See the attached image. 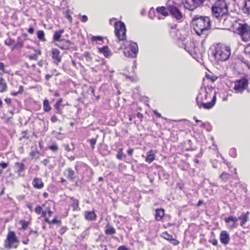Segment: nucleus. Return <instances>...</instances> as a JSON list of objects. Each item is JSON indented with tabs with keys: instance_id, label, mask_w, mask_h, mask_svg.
Returning <instances> with one entry per match:
<instances>
[{
	"instance_id": "f257e3e1",
	"label": "nucleus",
	"mask_w": 250,
	"mask_h": 250,
	"mask_svg": "<svg viewBox=\"0 0 250 250\" xmlns=\"http://www.w3.org/2000/svg\"><path fill=\"white\" fill-rule=\"evenodd\" d=\"M212 16L222 22L224 26L229 27L231 19L228 16V6L224 0H218L211 7Z\"/></svg>"
},
{
	"instance_id": "f03ea898",
	"label": "nucleus",
	"mask_w": 250,
	"mask_h": 250,
	"mask_svg": "<svg viewBox=\"0 0 250 250\" xmlns=\"http://www.w3.org/2000/svg\"><path fill=\"white\" fill-rule=\"evenodd\" d=\"M228 28L233 32L240 35L244 42L250 41V26L241 21H235L229 23Z\"/></svg>"
},
{
	"instance_id": "7ed1b4c3",
	"label": "nucleus",
	"mask_w": 250,
	"mask_h": 250,
	"mask_svg": "<svg viewBox=\"0 0 250 250\" xmlns=\"http://www.w3.org/2000/svg\"><path fill=\"white\" fill-rule=\"evenodd\" d=\"M192 23L194 30L198 35H207L206 32L210 26V21L208 17L194 16L192 19Z\"/></svg>"
},
{
	"instance_id": "20e7f679",
	"label": "nucleus",
	"mask_w": 250,
	"mask_h": 250,
	"mask_svg": "<svg viewBox=\"0 0 250 250\" xmlns=\"http://www.w3.org/2000/svg\"><path fill=\"white\" fill-rule=\"evenodd\" d=\"M199 97L196 98V104L199 108L203 107L205 109H209L212 108L216 102V96L211 92L205 91L204 96L201 97V101H199Z\"/></svg>"
},
{
	"instance_id": "39448f33",
	"label": "nucleus",
	"mask_w": 250,
	"mask_h": 250,
	"mask_svg": "<svg viewBox=\"0 0 250 250\" xmlns=\"http://www.w3.org/2000/svg\"><path fill=\"white\" fill-rule=\"evenodd\" d=\"M121 48L124 49L125 56L132 58L137 56L138 47L137 43L132 41H125L121 45Z\"/></svg>"
},
{
	"instance_id": "423d86ee",
	"label": "nucleus",
	"mask_w": 250,
	"mask_h": 250,
	"mask_svg": "<svg viewBox=\"0 0 250 250\" xmlns=\"http://www.w3.org/2000/svg\"><path fill=\"white\" fill-rule=\"evenodd\" d=\"M230 55V49L229 47L218 46L216 48L215 57L218 61H225L229 58Z\"/></svg>"
},
{
	"instance_id": "0eeeda50",
	"label": "nucleus",
	"mask_w": 250,
	"mask_h": 250,
	"mask_svg": "<svg viewBox=\"0 0 250 250\" xmlns=\"http://www.w3.org/2000/svg\"><path fill=\"white\" fill-rule=\"evenodd\" d=\"M115 35L119 40L124 41L126 39V28L124 23L116 22L114 25Z\"/></svg>"
},
{
	"instance_id": "6e6552de",
	"label": "nucleus",
	"mask_w": 250,
	"mask_h": 250,
	"mask_svg": "<svg viewBox=\"0 0 250 250\" xmlns=\"http://www.w3.org/2000/svg\"><path fill=\"white\" fill-rule=\"evenodd\" d=\"M192 3H191L188 0H182V4L186 9L189 11H193L197 7L203 5L206 0H191Z\"/></svg>"
},
{
	"instance_id": "1a4fd4ad",
	"label": "nucleus",
	"mask_w": 250,
	"mask_h": 250,
	"mask_svg": "<svg viewBox=\"0 0 250 250\" xmlns=\"http://www.w3.org/2000/svg\"><path fill=\"white\" fill-rule=\"evenodd\" d=\"M167 10L170 14L176 20L181 21L184 18V16L180 10L175 5L167 4Z\"/></svg>"
},
{
	"instance_id": "9d476101",
	"label": "nucleus",
	"mask_w": 250,
	"mask_h": 250,
	"mask_svg": "<svg viewBox=\"0 0 250 250\" xmlns=\"http://www.w3.org/2000/svg\"><path fill=\"white\" fill-rule=\"evenodd\" d=\"M248 86V81L245 78H242L235 82L234 89L236 93H242Z\"/></svg>"
},
{
	"instance_id": "9b49d317",
	"label": "nucleus",
	"mask_w": 250,
	"mask_h": 250,
	"mask_svg": "<svg viewBox=\"0 0 250 250\" xmlns=\"http://www.w3.org/2000/svg\"><path fill=\"white\" fill-rule=\"evenodd\" d=\"M18 242L17 237L13 231H10L8 233L6 240L5 241V247L8 249L12 248H17V245H15L14 244Z\"/></svg>"
},
{
	"instance_id": "f8f14e48",
	"label": "nucleus",
	"mask_w": 250,
	"mask_h": 250,
	"mask_svg": "<svg viewBox=\"0 0 250 250\" xmlns=\"http://www.w3.org/2000/svg\"><path fill=\"white\" fill-rule=\"evenodd\" d=\"M161 236L165 239L168 241L174 246H176L179 243V242L177 240L173 238L172 235L168 234L167 231L163 232Z\"/></svg>"
},
{
	"instance_id": "ddd939ff",
	"label": "nucleus",
	"mask_w": 250,
	"mask_h": 250,
	"mask_svg": "<svg viewBox=\"0 0 250 250\" xmlns=\"http://www.w3.org/2000/svg\"><path fill=\"white\" fill-rule=\"evenodd\" d=\"M72 43L69 40H61L57 45L60 48L64 50H67L72 47Z\"/></svg>"
},
{
	"instance_id": "4468645a",
	"label": "nucleus",
	"mask_w": 250,
	"mask_h": 250,
	"mask_svg": "<svg viewBox=\"0 0 250 250\" xmlns=\"http://www.w3.org/2000/svg\"><path fill=\"white\" fill-rule=\"evenodd\" d=\"M52 58L54 60V62L58 64L61 62L62 59L60 56V51L56 48H53L51 50Z\"/></svg>"
},
{
	"instance_id": "2eb2a0df",
	"label": "nucleus",
	"mask_w": 250,
	"mask_h": 250,
	"mask_svg": "<svg viewBox=\"0 0 250 250\" xmlns=\"http://www.w3.org/2000/svg\"><path fill=\"white\" fill-rule=\"evenodd\" d=\"M220 241L223 244L226 245L229 242V235L226 231H221L220 235Z\"/></svg>"
},
{
	"instance_id": "dca6fc26",
	"label": "nucleus",
	"mask_w": 250,
	"mask_h": 250,
	"mask_svg": "<svg viewBox=\"0 0 250 250\" xmlns=\"http://www.w3.org/2000/svg\"><path fill=\"white\" fill-rule=\"evenodd\" d=\"M84 217L88 221H94L96 220L97 215L93 211H85Z\"/></svg>"
},
{
	"instance_id": "f3484780",
	"label": "nucleus",
	"mask_w": 250,
	"mask_h": 250,
	"mask_svg": "<svg viewBox=\"0 0 250 250\" xmlns=\"http://www.w3.org/2000/svg\"><path fill=\"white\" fill-rule=\"evenodd\" d=\"M33 185L36 188L41 189L43 187L44 184L41 179L35 178L33 179Z\"/></svg>"
},
{
	"instance_id": "a211bd4d",
	"label": "nucleus",
	"mask_w": 250,
	"mask_h": 250,
	"mask_svg": "<svg viewBox=\"0 0 250 250\" xmlns=\"http://www.w3.org/2000/svg\"><path fill=\"white\" fill-rule=\"evenodd\" d=\"M104 232L107 235H113L116 233V229L108 224L105 227Z\"/></svg>"
},
{
	"instance_id": "6ab92c4d",
	"label": "nucleus",
	"mask_w": 250,
	"mask_h": 250,
	"mask_svg": "<svg viewBox=\"0 0 250 250\" xmlns=\"http://www.w3.org/2000/svg\"><path fill=\"white\" fill-rule=\"evenodd\" d=\"M67 172V178L68 179L70 180L71 181H73L76 178V175L75 171L72 169L71 168H68L65 170Z\"/></svg>"
},
{
	"instance_id": "aec40b11",
	"label": "nucleus",
	"mask_w": 250,
	"mask_h": 250,
	"mask_svg": "<svg viewBox=\"0 0 250 250\" xmlns=\"http://www.w3.org/2000/svg\"><path fill=\"white\" fill-rule=\"evenodd\" d=\"M165 215L163 209H158L156 210L155 219L157 221H161Z\"/></svg>"
},
{
	"instance_id": "412c9836",
	"label": "nucleus",
	"mask_w": 250,
	"mask_h": 250,
	"mask_svg": "<svg viewBox=\"0 0 250 250\" xmlns=\"http://www.w3.org/2000/svg\"><path fill=\"white\" fill-rule=\"evenodd\" d=\"M155 159V153L152 150L148 151L146 153V162L148 163H151Z\"/></svg>"
},
{
	"instance_id": "4be33fe9",
	"label": "nucleus",
	"mask_w": 250,
	"mask_h": 250,
	"mask_svg": "<svg viewBox=\"0 0 250 250\" xmlns=\"http://www.w3.org/2000/svg\"><path fill=\"white\" fill-rule=\"evenodd\" d=\"M238 220V219L237 218L235 217L232 216H230L229 217L226 218L225 219V222L226 223H229L230 222H233V224L232 226V227H233V228L236 227V226H237V224L236 223H237Z\"/></svg>"
},
{
	"instance_id": "5701e85b",
	"label": "nucleus",
	"mask_w": 250,
	"mask_h": 250,
	"mask_svg": "<svg viewBox=\"0 0 250 250\" xmlns=\"http://www.w3.org/2000/svg\"><path fill=\"white\" fill-rule=\"evenodd\" d=\"M99 51L102 53L105 57H108L111 55V53L108 47L105 46L99 49Z\"/></svg>"
},
{
	"instance_id": "b1692460",
	"label": "nucleus",
	"mask_w": 250,
	"mask_h": 250,
	"mask_svg": "<svg viewBox=\"0 0 250 250\" xmlns=\"http://www.w3.org/2000/svg\"><path fill=\"white\" fill-rule=\"evenodd\" d=\"M63 32L64 30L63 29L55 32L53 36L54 41L59 42L61 40L60 38L62 37V35Z\"/></svg>"
},
{
	"instance_id": "393cba45",
	"label": "nucleus",
	"mask_w": 250,
	"mask_h": 250,
	"mask_svg": "<svg viewBox=\"0 0 250 250\" xmlns=\"http://www.w3.org/2000/svg\"><path fill=\"white\" fill-rule=\"evenodd\" d=\"M248 212L247 213H244L242 214L238 219L241 221L240 225L241 226H243L246 222L248 220Z\"/></svg>"
},
{
	"instance_id": "a878e982",
	"label": "nucleus",
	"mask_w": 250,
	"mask_h": 250,
	"mask_svg": "<svg viewBox=\"0 0 250 250\" xmlns=\"http://www.w3.org/2000/svg\"><path fill=\"white\" fill-rule=\"evenodd\" d=\"M15 167H16V168L18 170V172H19V175L20 176L21 175V173L23 171L24 169V168H25V165L24 164L22 163H20V162H17L15 163Z\"/></svg>"
},
{
	"instance_id": "bb28decb",
	"label": "nucleus",
	"mask_w": 250,
	"mask_h": 250,
	"mask_svg": "<svg viewBox=\"0 0 250 250\" xmlns=\"http://www.w3.org/2000/svg\"><path fill=\"white\" fill-rule=\"evenodd\" d=\"M166 8L164 6L158 7L156 8V12L158 13L162 14L164 16H167L168 15V12L166 10Z\"/></svg>"
},
{
	"instance_id": "cd10ccee",
	"label": "nucleus",
	"mask_w": 250,
	"mask_h": 250,
	"mask_svg": "<svg viewBox=\"0 0 250 250\" xmlns=\"http://www.w3.org/2000/svg\"><path fill=\"white\" fill-rule=\"evenodd\" d=\"M7 89V84L2 78H0V92H3Z\"/></svg>"
},
{
	"instance_id": "c85d7f7f",
	"label": "nucleus",
	"mask_w": 250,
	"mask_h": 250,
	"mask_svg": "<svg viewBox=\"0 0 250 250\" xmlns=\"http://www.w3.org/2000/svg\"><path fill=\"white\" fill-rule=\"evenodd\" d=\"M230 174L226 172H223L220 175V178L224 182H227L230 178Z\"/></svg>"
},
{
	"instance_id": "c756f323",
	"label": "nucleus",
	"mask_w": 250,
	"mask_h": 250,
	"mask_svg": "<svg viewBox=\"0 0 250 250\" xmlns=\"http://www.w3.org/2000/svg\"><path fill=\"white\" fill-rule=\"evenodd\" d=\"M51 109V107L49 105V101L47 100H45L43 101V110L45 112H49Z\"/></svg>"
},
{
	"instance_id": "7c9ffc66",
	"label": "nucleus",
	"mask_w": 250,
	"mask_h": 250,
	"mask_svg": "<svg viewBox=\"0 0 250 250\" xmlns=\"http://www.w3.org/2000/svg\"><path fill=\"white\" fill-rule=\"evenodd\" d=\"M244 10L245 13L250 14V0H248L245 2Z\"/></svg>"
},
{
	"instance_id": "2f4dec72",
	"label": "nucleus",
	"mask_w": 250,
	"mask_h": 250,
	"mask_svg": "<svg viewBox=\"0 0 250 250\" xmlns=\"http://www.w3.org/2000/svg\"><path fill=\"white\" fill-rule=\"evenodd\" d=\"M37 37L38 39L42 41H44L45 40L44 38V33L42 30H40L38 31Z\"/></svg>"
},
{
	"instance_id": "473e14b6",
	"label": "nucleus",
	"mask_w": 250,
	"mask_h": 250,
	"mask_svg": "<svg viewBox=\"0 0 250 250\" xmlns=\"http://www.w3.org/2000/svg\"><path fill=\"white\" fill-rule=\"evenodd\" d=\"M123 156H124V154L123 152V149L120 148L119 149V150L118 151V153L116 155V157L118 159L121 160L123 159Z\"/></svg>"
},
{
	"instance_id": "72a5a7b5",
	"label": "nucleus",
	"mask_w": 250,
	"mask_h": 250,
	"mask_svg": "<svg viewBox=\"0 0 250 250\" xmlns=\"http://www.w3.org/2000/svg\"><path fill=\"white\" fill-rule=\"evenodd\" d=\"M8 166V164L4 162H2L0 164V174L2 173L3 169L5 168Z\"/></svg>"
},
{
	"instance_id": "f704fd0d",
	"label": "nucleus",
	"mask_w": 250,
	"mask_h": 250,
	"mask_svg": "<svg viewBox=\"0 0 250 250\" xmlns=\"http://www.w3.org/2000/svg\"><path fill=\"white\" fill-rule=\"evenodd\" d=\"M83 56L85 58L86 60L88 62L90 61L92 59L90 53L88 52H84Z\"/></svg>"
},
{
	"instance_id": "c9c22d12",
	"label": "nucleus",
	"mask_w": 250,
	"mask_h": 250,
	"mask_svg": "<svg viewBox=\"0 0 250 250\" xmlns=\"http://www.w3.org/2000/svg\"><path fill=\"white\" fill-rule=\"evenodd\" d=\"M21 224L22 225V227L23 229H26L28 226V223L24 220H21L20 221Z\"/></svg>"
},
{
	"instance_id": "e433bc0d",
	"label": "nucleus",
	"mask_w": 250,
	"mask_h": 250,
	"mask_svg": "<svg viewBox=\"0 0 250 250\" xmlns=\"http://www.w3.org/2000/svg\"><path fill=\"white\" fill-rule=\"evenodd\" d=\"M42 209L40 205H38L35 208V211L38 214H41Z\"/></svg>"
},
{
	"instance_id": "4c0bfd02",
	"label": "nucleus",
	"mask_w": 250,
	"mask_h": 250,
	"mask_svg": "<svg viewBox=\"0 0 250 250\" xmlns=\"http://www.w3.org/2000/svg\"><path fill=\"white\" fill-rule=\"evenodd\" d=\"M73 210H77L79 208V203L78 201H75L72 205Z\"/></svg>"
},
{
	"instance_id": "58836bf2",
	"label": "nucleus",
	"mask_w": 250,
	"mask_h": 250,
	"mask_svg": "<svg viewBox=\"0 0 250 250\" xmlns=\"http://www.w3.org/2000/svg\"><path fill=\"white\" fill-rule=\"evenodd\" d=\"M97 139L96 138H92L89 140V142L90 143L91 146L92 148L94 147V145L96 143Z\"/></svg>"
},
{
	"instance_id": "ea45409f",
	"label": "nucleus",
	"mask_w": 250,
	"mask_h": 250,
	"mask_svg": "<svg viewBox=\"0 0 250 250\" xmlns=\"http://www.w3.org/2000/svg\"><path fill=\"white\" fill-rule=\"evenodd\" d=\"M39 154V152L38 151H35V150H32V151L30 152V156L32 157V159H33L34 158H35L37 155V154Z\"/></svg>"
},
{
	"instance_id": "a19ab883",
	"label": "nucleus",
	"mask_w": 250,
	"mask_h": 250,
	"mask_svg": "<svg viewBox=\"0 0 250 250\" xmlns=\"http://www.w3.org/2000/svg\"><path fill=\"white\" fill-rule=\"evenodd\" d=\"M0 70L2 71L3 73H6L5 70V65L3 62H0Z\"/></svg>"
},
{
	"instance_id": "79ce46f5",
	"label": "nucleus",
	"mask_w": 250,
	"mask_h": 250,
	"mask_svg": "<svg viewBox=\"0 0 250 250\" xmlns=\"http://www.w3.org/2000/svg\"><path fill=\"white\" fill-rule=\"evenodd\" d=\"M60 104L56 103L55 104V107L56 109L57 110V113H61V108H60Z\"/></svg>"
},
{
	"instance_id": "37998d69",
	"label": "nucleus",
	"mask_w": 250,
	"mask_h": 250,
	"mask_svg": "<svg viewBox=\"0 0 250 250\" xmlns=\"http://www.w3.org/2000/svg\"><path fill=\"white\" fill-rule=\"evenodd\" d=\"M28 58L30 60H37L38 59V57L35 54L29 55Z\"/></svg>"
},
{
	"instance_id": "c03bdc74",
	"label": "nucleus",
	"mask_w": 250,
	"mask_h": 250,
	"mask_svg": "<svg viewBox=\"0 0 250 250\" xmlns=\"http://www.w3.org/2000/svg\"><path fill=\"white\" fill-rule=\"evenodd\" d=\"M92 40L95 41H97V40L102 41L103 40V38L100 36H93L92 37Z\"/></svg>"
},
{
	"instance_id": "a18cd8bd",
	"label": "nucleus",
	"mask_w": 250,
	"mask_h": 250,
	"mask_svg": "<svg viewBox=\"0 0 250 250\" xmlns=\"http://www.w3.org/2000/svg\"><path fill=\"white\" fill-rule=\"evenodd\" d=\"M51 121L53 123H55L58 121V118L56 115H53L51 118Z\"/></svg>"
},
{
	"instance_id": "49530a36",
	"label": "nucleus",
	"mask_w": 250,
	"mask_h": 250,
	"mask_svg": "<svg viewBox=\"0 0 250 250\" xmlns=\"http://www.w3.org/2000/svg\"><path fill=\"white\" fill-rule=\"evenodd\" d=\"M209 242L211 243L214 246H216V245H217V244H218V241L215 239H213L211 240H209Z\"/></svg>"
},
{
	"instance_id": "de8ad7c7",
	"label": "nucleus",
	"mask_w": 250,
	"mask_h": 250,
	"mask_svg": "<svg viewBox=\"0 0 250 250\" xmlns=\"http://www.w3.org/2000/svg\"><path fill=\"white\" fill-rule=\"evenodd\" d=\"M117 250H129L128 249H127L125 246H120Z\"/></svg>"
},
{
	"instance_id": "09e8293b",
	"label": "nucleus",
	"mask_w": 250,
	"mask_h": 250,
	"mask_svg": "<svg viewBox=\"0 0 250 250\" xmlns=\"http://www.w3.org/2000/svg\"><path fill=\"white\" fill-rule=\"evenodd\" d=\"M88 20V18L87 17V16L84 15V16H83L81 18V21H83V22H86Z\"/></svg>"
},
{
	"instance_id": "8fccbe9b",
	"label": "nucleus",
	"mask_w": 250,
	"mask_h": 250,
	"mask_svg": "<svg viewBox=\"0 0 250 250\" xmlns=\"http://www.w3.org/2000/svg\"><path fill=\"white\" fill-rule=\"evenodd\" d=\"M245 50L246 52L250 53V43L247 44V46L245 48Z\"/></svg>"
},
{
	"instance_id": "3c124183",
	"label": "nucleus",
	"mask_w": 250,
	"mask_h": 250,
	"mask_svg": "<svg viewBox=\"0 0 250 250\" xmlns=\"http://www.w3.org/2000/svg\"><path fill=\"white\" fill-rule=\"evenodd\" d=\"M27 208L29 209V210L31 211H32L33 210V207H32V204L31 203H28L27 204Z\"/></svg>"
},
{
	"instance_id": "603ef678",
	"label": "nucleus",
	"mask_w": 250,
	"mask_h": 250,
	"mask_svg": "<svg viewBox=\"0 0 250 250\" xmlns=\"http://www.w3.org/2000/svg\"><path fill=\"white\" fill-rule=\"evenodd\" d=\"M28 32L30 34H33L34 32V28L33 27H30L28 30Z\"/></svg>"
},
{
	"instance_id": "864d4df0",
	"label": "nucleus",
	"mask_w": 250,
	"mask_h": 250,
	"mask_svg": "<svg viewBox=\"0 0 250 250\" xmlns=\"http://www.w3.org/2000/svg\"><path fill=\"white\" fill-rule=\"evenodd\" d=\"M23 91V87L22 85H20L19 87V90L18 91V92L20 94H21V93H22Z\"/></svg>"
},
{
	"instance_id": "5fc2aeb1",
	"label": "nucleus",
	"mask_w": 250,
	"mask_h": 250,
	"mask_svg": "<svg viewBox=\"0 0 250 250\" xmlns=\"http://www.w3.org/2000/svg\"><path fill=\"white\" fill-rule=\"evenodd\" d=\"M65 149L68 151H70L71 150V148L69 147L68 145H64Z\"/></svg>"
},
{
	"instance_id": "6e6d98bb",
	"label": "nucleus",
	"mask_w": 250,
	"mask_h": 250,
	"mask_svg": "<svg viewBox=\"0 0 250 250\" xmlns=\"http://www.w3.org/2000/svg\"><path fill=\"white\" fill-rule=\"evenodd\" d=\"M42 163L45 166H46L49 163V161L47 159H44L42 161Z\"/></svg>"
},
{
	"instance_id": "4d7b16f0",
	"label": "nucleus",
	"mask_w": 250,
	"mask_h": 250,
	"mask_svg": "<svg viewBox=\"0 0 250 250\" xmlns=\"http://www.w3.org/2000/svg\"><path fill=\"white\" fill-rule=\"evenodd\" d=\"M137 117L140 119H142L143 118V114L140 113V112H138L137 114Z\"/></svg>"
},
{
	"instance_id": "13d9d810",
	"label": "nucleus",
	"mask_w": 250,
	"mask_h": 250,
	"mask_svg": "<svg viewBox=\"0 0 250 250\" xmlns=\"http://www.w3.org/2000/svg\"><path fill=\"white\" fill-rule=\"evenodd\" d=\"M133 149L132 148H130V149H129L127 151V153L129 155H132L133 152Z\"/></svg>"
},
{
	"instance_id": "bf43d9fd",
	"label": "nucleus",
	"mask_w": 250,
	"mask_h": 250,
	"mask_svg": "<svg viewBox=\"0 0 250 250\" xmlns=\"http://www.w3.org/2000/svg\"><path fill=\"white\" fill-rule=\"evenodd\" d=\"M66 231V228H62L60 230V233L61 234H63Z\"/></svg>"
},
{
	"instance_id": "052dcab7",
	"label": "nucleus",
	"mask_w": 250,
	"mask_h": 250,
	"mask_svg": "<svg viewBox=\"0 0 250 250\" xmlns=\"http://www.w3.org/2000/svg\"><path fill=\"white\" fill-rule=\"evenodd\" d=\"M5 102H6L7 104H10L11 103V99L8 98H6L5 99Z\"/></svg>"
},
{
	"instance_id": "680f3d73",
	"label": "nucleus",
	"mask_w": 250,
	"mask_h": 250,
	"mask_svg": "<svg viewBox=\"0 0 250 250\" xmlns=\"http://www.w3.org/2000/svg\"><path fill=\"white\" fill-rule=\"evenodd\" d=\"M50 148L53 151H56L57 150L58 147L56 146H51Z\"/></svg>"
},
{
	"instance_id": "e2e57ef3",
	"label": "nucleus",
	"mask_w": 250,
	"mask_h": 250,
	"mask_svg": "<svg viewBox=\"0 0 250 250\" xmlns=\"http://www.w3.org/2000/svg\"><path fill=\"white\" fill-rule=\"evenodd\" d=\"M52 223L53 224H56V223H60L61 221H59L57 219H56V218L54 219L52 221Z\"/></svg>"
},
{
	"instance_id": "0e129e2a",
	"label": "nucleus",
	"mask_w": 250,
	"mask_h": 250,
	"mask_svg": "<svg viewBox=\"0 0 250 250\" xmlns=\"http://www.w3.org/2000/svg\"><path fill=\"white\" fill-rule=\"evenodd\" d=\"M154 113L156 115L157 117H161V115L160 113H159L157 111H154Z\"/></svg>"
},
{
	"instance_id": "69168bd1",
	"label": "nucleus",
	"mask_w": 250,
	"mask_h": 250,
	"mask_svg": "<svg viewBox=\"0 0 250 250\" xmlns=\"http://www.w3.org/2000/svg\"><path fill=\"white\" fill-rule=\"evenodd\" d=\"M35 54L37 55V56L38 57V56L41 54V51L39 50H36Z\"/></svg>"
},
{
	"instance_id": "338daca9",
	"label": "nucleus",
	"mask_w": 250,
	"mask_h": 250,
	"mask_svg": "<svg viewBox=\"0 0 250 250\" xmlns=\"http://www.w3.org/2000/svg\"><path fill=\"white\" fill-rule=\"evenodd\" d=\"M51 77L52 76L51 75L47 74L45 75V79L46 80H49Z\"/></svg>"
},
{
	"instance_id": "774afa93",
	"label": "nucleus",
	"mask_w": 250,
	"mask_h": 250,
	"mask_svg": "<svg viewBox=\"0 0 250 250\" xmlns=\"http://www.w3.org/2000/svg\"><path fill=\"white\" fill-rule=\"evenodd\" d=\"M42 216L43 217H45L46 216V213L45 211L42 210Z\"/></svg>"
}]
</instances>
